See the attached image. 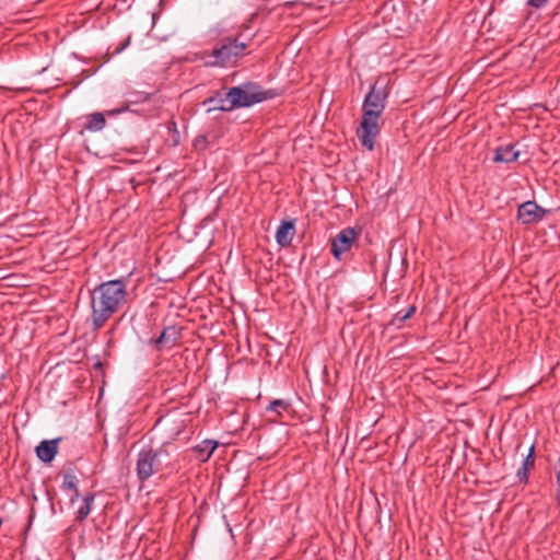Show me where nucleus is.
Returning a JSON list of instances; mask_svg holds the SVG:
<instances>
[{"mask_svg": "<svg viewBox=\"0 0 560 560\" xmlns=\"http://www.w3.org/2000/svg\"><path fill=\"white\" fill-rule=\"evenodd\" d=\"M91 323L101 329L128 301L127 280L114 279L97 284L91 291Z\"/></svg>", "mask_w": 560, "mask_h": 560, "instance_id": "nucleus-1", "label": "nucleus"}, {"mask_svg": "<svg viewBox=\"0 0 560 560\" xmlns=\"http://www.w3.org/2000/svg\"><path fill=\"white\" fill-rule=\"evenodd\" d=\"M386 97L384 89L373 85L362 105V118L357 136L362 147L369 151L374 149L375 139L380 133L378 120L385 109Z\"/></svg>", "mask_w": 560, "mask_h": 560, "instance_id": "nucleus-2", "label": "nucleus"}, {"mask_svg": "<svg viewBox=\"0 0 560 560\" xmlns=\"http://www.w3.org/2000/svg\"><path fill=\"white\" fill-rule=\"evenodd\" d=\"M269 97L268 93L254 82L243 83L231 88L220 100L219 110L229 112L233 108L249 107Z\"/></svg>", "mask_w": 560, "mask_h": 560, "instance_id": "nucleus-3", "label": "nucleus"}, {"mask_svg": "<svg viewBox=\"0 0 560 560\" xmlns=\"http://www.w3.org/2000/svg\"><path fill=\"white\" fill-rule=\"evenodd\" d=\"M170 443H163L159 448H142L137 457V476L145 481L159 472L164 465H170Z\"/></svg>", "mask_w": 560, "mask_h": 560, "instance_id": "nucleus-4", "label": "nucleus"}, {"mask_svg": "<svg viewBox=\"0 0 560 560\" xmlns=\"http://www.w3.org/2000/svg\"><path fill=\"white\" fill-rule=\"evenodd\" d=\"M246 47L247 45L243 42H238L237 38H224L220 42V45L212 50L210 57L213 58V60L207 63L220 67L234 63L238 57L244 55Z\"/></svg>", "mask_w": 560, "mask_h": 560, "instance_id": "nucleus-5", "label": "nucleus"}, {"mask_svg": "<svg viewBox=\"0 0 560 560\" xmlns=\"http://www.w3.org/2000/svg\"><path fill=\"white\" fill-rule=\"evenodd\" d=\"M359 236V231L353 228L341 230L331 241V254L337 260H341L343 253L348 252Z\"/></svg>", "mask_w": 560, "mask_h": 560, "instance_id": "nucleus-6", "label": "nucleus"}, {"mask_svg": "<svg viewBox=\"0 0 560 560\" xmlns=\"http://www.w3.org/2000/svg\"><path fill=\"white\" fill-rule=\"evenodd\" d=\"M546 211L535 201H526L518 207L517 218L523 224H532L540 221Z\"/></svg>", "mask_w": 560, "mask_h": 560, "instance_id": "nucleus-7", "label": "nucleus"}, {"mask_svg": "<svg viewBox=\"0 0 560 560\" xmlns=\"http://www.w3.org/2000/svg\"><path fill=\"white\" fill-rule=\"evenodd\" d=\"M294 234H295L294 222L291 220H289V221L284 220L280 223V225L277 229L276 242L281 247L289 246L293 240Z\"/></svg>", "mask_w": 560, "mask_h": 560, "instance_id": "nucleus-8", "label": "nucleus"}, {"mask_svg": "<svg viewBox=\"0 0 560 560\" xmlns=\"http://www.w3.org/2000/svg\"><path fill=\"white\" fill-rule=\"evenodd\" d=\"M58 443L59 439L42 441L36 447L37 457L44 463L51 462L58 453Z\"/></svg>", "mask_w": 560, "mask_h": 560, "instance_id": "nucleus-9", "label": "nucleus"}, {"mask_svg": "<svg viewBox=\"0 0 560 560\" xmlns=\"http://www.w3.org/2000/svg\"><path fill=\"white\" fill-rule=\"evenodd\" d=\"M179 337H180V332L177 328L167 327L162 331L160 337L158 339H155L154 342H155L158 350L170 349L173 346H175V343L177 342Z\"/></svg>", "mask_w": 560, "mask_h": 560, "instance_id": "nucleus-10", "label": "nucleus"}, {"mask_svg": "<svg viewBox=\"0 0 560 560\" xmlns=\"http://www.w3.org/2000/svg\"><path fill=\"white\" fill-rule=\"evenodd\" d=\"M520 151L515 150L514 145L499 147L494 151L493 161L497 163H511L517 160Z\"/></svg>", "mask_w": 560, "mask_h": 560, "instance_id": "nucleus-11", "label": "nucleus"}, {"mask_svg": "<svg viewBox=\"0 0 560 560\" xmlns=\"http://www.w3.org/2000/svg\"><path fill=\"white\" fill-rule=\"evenodd\" d=\"M85 120L84 129L91 132L101 131L106 125L105 115L100 112L86 115Z\"/></svg>", "mask_w": 560, "mask_h": 560, "instance_id": "nucleus-12", "label": "nucleus"}, {"mask_svg": "<svg viewBox=\"0 0 560 560\" xmlns=\"http://www.w3.org/2000/svg\"><path fill=\"white\" fill-rule=\"evenodd\" d=\"M217 442L211 440H205L200 444L195 446V451L196 453H198V457L200 458V460L207 462L214 452V450L217 448Z\"/></svg>", "mask_w": 560, "mask_h": 560, "instance_id": "nucleus-13", "label": "nucleus"}, {"mask_svg": "<svg viewBox=\"0 0 560 560\" xmlns=\"http://www.w3.org/2000/svg\"><path fill=\"white\" fill-rule=\"evenodd\" d=\"M534 446H530L529 452L523 460L522 467L517 470V477L521 482H526L528 479L527 470L534 466Z\"/></svg>", "mask_w": 560, "mask_h": 560, "instance_id": "nucleus-14", "label": "nucleus"}, {"mask_svg": "<svg viewBox=\"0 0 560 560\" xmlns=\"http://www.w3.org/2000/svg\"><path fill=\"white\" fill-rule=\"evenodd\" d=\"M94 494L90 493L83 498L82 505L77 511V521L82 522L88 517L92 510V504L94 502Z\"/></svg>", "mask_w": 560, "mask_h": 560, "instance_id": "nucleus-15", "label": "nucleus"}, {"mask_svg": "<svg viewBox=\"0 0 560 560\" xmlns=\"http://www.w3.org/2000/svg\"><path fill=\"white\" fill-rule=\"evenodd\" d=\"M416 312V306L411 305L409 306L405 312L402 311H399L397 312L392 320H390V325L392 326H395L397 328H400L402 323L406 322L408 318H410Z\"/></svg>", "mask_w": 560, "mask_h": 560, "instance_id": "nucleus-16", "label": "nucleus"}, {"mask_svg": "<svg viewBox=\"0 0 560 560\" xmlns=\"http://www.w3.org/2000/svg\"><path fill=\"white\" fill-rule=\"evenodd\" d=\"M78 485H79V479L77 478V476L73 472L67 471L63 475L62 489L77 491Z\"/></svg>", "mask_w": 560, "mask_h": 560, "instance_id": "nucleus-17", "label": "nucleus"}, {"mask_svg": "<svg viewBox=\"0 0 560 560\" xmlns=\"http://www.w3.org/2000/svg\"><path fill=\"white\" fill-rule=\"evenodd\" d=\"M289 402L283 399H276L272 402H270L269 407L267 408L269 411H275L278 415H281L282 411L288 410Z\"/></svg>", "mask_w": 560, "mask_h": 560, "instance_id": "nucleus-18", "label": "nucleus"}, {"mask_svg": "<svg viewBox=\"0 0 560 560\" xmlns=\"http://www.w3.org/2000/svg\"><path fill=\"white\" fill-rule=\"evenodd\" d=\"M220 100H224L219 93L215 96H211L208 100H206L205 104H210L209 110L211 109H219Z\"/></svg>", "mask_w": 560, "mask_h": 560, "instance_id": "nucleus-19", "label": "nucleus"}, {"mask_svg": "<svg viewBox=\"0 0 560 560\" xmlns=\"http://www.w3.org/2000/svg\"><path fill=\"white\" fill-rule=\"evenodd\" d=\"M550 0H526V4L533 9L540 10L545 8Z\"/></svg>", "mask_w": 560, "mask_h": 560, "instance_id": "nucleus-20", "label": "nucleus"}, {"mask_svg": "<svg viewBox=\"0 0 560 560\" xmlns=\"http://www.w3.org/2000/svg\"><path fill=\"white\" fill-rule=\"evenodd\" d=\"M206 142H207L206 137L205 136H199L195 140V147L203 149L205 145H206Z\"/></svg>", "mask_w": 560, "mask_h": 560, "instance_id": "nucleus-21", "label": "nucleus"}, {"mask_svg": "<svg viewBox=\"0 0 560 560\" xmlns=\"http://www.w3.org/2000/svg\"><path fill=\"white\" fill-rule=\"evenodd\" d=\"M126 109H127L126 107H122V108L107 110L106 115L107 116H115L116 114H120V113L125 112Z\"/></svg>", "mask_w": 560, "mask_h": 560, "instance_id": "nucleus-22", "label": "nucleus"}, {"mask_svg": "<svg viewBox=\"0 0 560 560\" xmlns=\"http://www.w3.org/2000/svg\"><path fill=\"white\" fill-rule=\"evenodd\" d=\"M184 427H185V425H184L183 421H182V422H179V424L176 427L175 431H174V432H172V435H174V436L179 435V434L183 432Z\"/></svg>", "mask_w": 560, "mask_h": 560, "instance_id": "nucleus-23", "label": "nucleus"}, {"mask_svg": "<svg viewBox=\"0 0 560 560\" xmlns=\"http://www.w3.org/2000/svg\"><path fill=\"white\" fill-rule=\"evenodd\" d=\"M80 497L79 489L77 491H73V495L70 499V502L73 503L78 498Z\"/></svg>", "mask_w": 560, "mask_h": 560, "instance_id": "nucleus-24", "label": "nucleus"}, {"mask_svg": "<svg viewBox=\"0 0 560 560\" xmlns=\"http://www.w3.org/2000/svg\"><path fill=\"white\" fill-rule=\"evenodd\" d=\"M164 421H167V418H165V419H163V418L159 419L158 423H162V422H164Z\"/></svg>", "mask_w": 560, "mask_h": 560, "instance_id": "nucleus-25", "label": "nucleus"}]
</instances>
